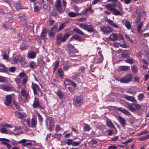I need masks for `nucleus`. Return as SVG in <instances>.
Here are the masks:
<instances>
[{
    "label": "nucleus",
    "instance_id": "f257e3e1",
    "mask_svg": "<svg viewBox=\"0 0 149 149\" xmlns=\"http://www.w3.org/2000/svg\"><path fill=\"white\" fill-rule=\"evenodd\" d=\"M70 36V34L66 33H65L63 36L62 33H59L56 36V45H60L62 42H65Z\"/></svg>",
    "mask_w": 149,
    "mask_h": 149
},
{
    "label": "nucleus",
    "instance_id": "f03ea898",
    "mask_svg": "<svg viewBox=\"0 0 149 149\" xmlns=\"http://www.w3.org/2000/svg\"><path fill=\"white\" fill-rule=\"evenodd\" d=\"M84 97L83 95L75 96L73 100V104L76 107H79L82 105L84 102Z\"/></svg>",
    "mask_w": 149,
    "mask_h": 149
},
{
    "label": "nucleus",
    "instance_id": "7ed1b4c3",
    "mask_svg": "<svg viewBox=\"0 0 149 149\" xmlns=\"http://www.w3.org/2000/svg\"><path fill=\"white\" fill-rule=\"evenodd\" d=\"M105 6L107 10H110L114 15L117 16H122L123 15L120 11H118L115 8L117 6V5L115 3L112 4H107Z\"/></svg>",
    "mask_w": 149,
    "mask_h": 149
},
{
    "label": "nucleus",
    "instance_id": "20e7f679",
    "mask_svg": "<svg viewBox=\"0 0 149 149\" xmlns=\"http://www.w3.org/2000/svg\"><path fill=\"white\" fill-rule=\"evenodd\" d=\"M79 26L80 28L86 30L90 33L93 32L94 31L95 29L91 25H88L85 23H81L79 24Z\"/></svg>",
    "mask_w": 149,
    "mask_h": 149
},
{
    "label": "nucleus",
    "instance_id": "39448f33",
    "mask_svg": "<svg viewBox=\"0 0 149 149\" xmlns=\"http://www.w3.org/2000/svg\"><path fill=\"white\" fill-rule=\"evenodd\" d=\"M14 88L13 86L9 84H0V89L6 91H11L13 90Z\"/></svg>",
    "mask_w": 149,
    "mask_h": 149
},
{
    "label": "nucleus",
    "instance_id": "423d86ee",
    "mask_svg": "<svg viewBox=\"0 0 149 149\" xmlns=\"http://www.w3.org/2000/svg\"><path fill=\"white\" fill-rule=\"evenodd\" d=\"M31 87L33 90V93L35 95H36L37 94V91L40 92L41 95H42V91L40 88L39 86L37 84L32 83Z\"/></svg>",
    "mask_w": 149,
    "mask_h": 149
},
{
    "label": "nucleus",
    "instance_id": "0eeeda50",
    "mask_svg": "<svg viewBox=\"0 0 149 149\" xmlns=\"http://www.w3.org/2000/svg\"><path fill=\"white\" fill-rule=\"evenodd\" d=\"M55 7L58 12L61 14L64 11L62 7L61 0H56L55 4Z\"/></svg>",
    "mask_w": 149,
    "mask_h": 149
},
{
    "label": "nucleus",
    "instance_id": "6e6552de",
    "mask_svg": "<svg viewBox=\"0 0 149 149\" xmlns=\"http://www.w3.org/2000/svg\"><path fill=\"white\" fill-rule=\"evenodd\" d=\"M27 124L28 126L30 127L33 128H36L37 124V121L34 118H32L31 119V123H30V120L28 119L26 121Z\"/></svg>",
    "mask_w": 149,
    "mask_h": 149
},
{
    "label": "nucleus",
    "instance_id": "1a4fd4ad",
    "mask_svg": "<svg viewBox=\"0 0 149 149\" xmlns=\"http://www.w3.org/2000/svg\"><path fill=\"white\" fill-rule=\"evenodd\" d=\"M72 78L75 81L80 83L83 79V75L80 73H77L72 76Z\"/></svg>",
    "mask_w": 149,
    "mask_h": 149
},
{
    "label": "nucleus",
    "instance_id": "9d476101",
    "mask_svg": "<svg viewBox=\"0 0 149 149\" xmlns=\"http://www.w3.org/2000/svg\"><path fill=\"white\" fill-rule=\"evenodd\" d=\"M132 78V75L131 74H129L125 75L121 79L120 81L122 83H128L131 81Z\"/></svg>",
    "mask_w": 149,
    "mask_h": 149
},
{
    "label": "nucleus",
    "instance_id": "9b49d317",
    "mask_svg": "<svg viewBox=\"0 0 149 149\" xmlns=\"http://www.w3.org/2000/svg\"><path fill=\"white\" fill-rule=\"evenodd\" d=\"M12 102V96L11 95H7L6 97V100L4 104L6 106H9Z\"/></svg>",
    "mask_w": 149,
    "mask_h": 149
},
{
    "label": "nucleus",
    "instance_id": "f8f14e48",
    "mask_svg": "<svg viewBox=\"0 0 149 149\" xmlns=\"http://www.w3.org/2000/svg\"><path fill=\"white\" fill-rule=\"evenodd\" d=\"M113 31V29L110 26H107L103 27V33L105 34L108 35Z\"/></svg>",
    "mask_w": 149,
    "mask_h": 149
},
{
    "label": "nucleus",
    "instance_id": "ddd939ff",
    "mask_svg": "<svg viewBox=\"0 0 149 149\" xmlns=\"http://www.w3.org/2000/svg\"><path fill=\"white\" fill-rule=\"evenodd\" d=\"M134 104H130L127 103L126 104V105H125V106L130 111H132L135 110V107H134Z\"/></svg>",
    "mask_w": 149,
    "mask_h": 149
},
{
    "label": "nucleus",
    "instance_id": "4468645a",
    "mask_svg": "<svg viewBox=\"0 0 149 149\" xmlns=\"http://www.w3.org/2000/svg\"><path fill=\"white\" fill-rule=\"evenodd\" d=\"M88 12H89L91 14L93 13L94 12V11L92 8L91 5H90L88 8H86L85 10H83L82 11V14L84 15H86Z\"/></svg>",
    "mask_w": 149,
    "mask_h": 149
},
{
    "label": "nucleus",
    "instance_id": "2eb2a0df",
    "mask_svg": "<svg viewBox=\"0 0 149 149\" xmlns=\"http://www.w3.org/2000/svg\"><path fill=\"white\" fill-rule=\"evenodd\" d=\"M122 23L124 24L125 26L128 30L130 29L131 28V25L130 22L127 19L123 20Z\"/></svg>",
    "mask_w": 149,
    "mask_h": 149
},
{
    "label": "nucleus",
    "instance_id": "dca6fc26",
    "mask_svg": "<svg viewBox=\"0 0 149 149\" xmlns=\"http://www.w3.org/2000/svg\"><path fill=\"white\" fill-rule=\"evenodd\" d=\"M67 47L69 54H70L75 49L74 46L69 43L67 45Z\"/></svg>",
    "mask_w": 149,
    "mask_h": 149
},
{
    "label": "nucleus",
    "instance_id": "f3484780",
    "mask_svg": "<svg viewBox=\"0 0 149 149\" xmlns=\"http://www.w3.org/2000/svg\"><path fill=\"white\" fill-rule=\"evenodd\" d=\"M33 107L34 108H37L38 107H40V104L39 99L36 97H35L34 100L33 104Z\"/></svg>",
    "mask_w": 149,
    "mask_h": 149
},
{
    "label": "nucleus",
    "instance_id": "a211bd4d",
    "mask_svg": "<svg viewBox=\"0 0 149 149\" xmlns=\"http://www.w3.org/2000/svg\"><path fill=\"white\" fill-rule=\"evenodd\" d=\"M118 38V36L117 34L112 33L109 36L110 39L113 41H115L117 40Z\"/></svg>",
    "mask_w": 149,
    "mask_h": 149
},
{
    "label": "nucleus",
    "instance_id": "6ab92c4d",
    "mask_svg": "<svg viewBox=\"0 0 149 149\" xmlns=\"http://www.w3.org/2000/svg\"><path fill=\"white\" fill-rule=\"evenodd\" d=\"M47 31L45 28H43L40 34L41 38L43 40L45 39V37L47 35Z\"/></svg>",
    "mask_w": 149,
    "mask_h": 149
},
{
    "label": "nucleus",
    "instance_id": "aec40b11",
    "mask_svg": "<svg viewBox=\"0 0 149 149\" xmlns=\"http://www.w3.org/2000/svg\"><path fill=\"white\" fill-rule=\"evenodd\" d=\"M15 115L19 118H22L26 116V115L25 113H20L18 112H16L15 113Z\"/></svg>",
    "mask_w": 149,
    "mask_h": 149
},
{
    "label": "nucleus",
    "instance_id": "412c9836",
    "mask_svg": "<svg viewBox=\"0 0 149 149\" xmlns=\"http://www.w3.org/2000/svg\"><path fill=\"white\" fill-rule=\"evenodd\" d=\"M105 19L106 22H107L110 25L115 28L117 29L118 28V26L116 23H115L112 20L110 19Z\"/></svg>",
    "mask_w": 149,
    "mask_h": 149
},
{
    "label": "nucleus",
    "instance_id": "4be33fe9",
    "mask_svg": "<svg viewBox=\"0 0 149 149\" xmlns=\"http://www.w3.org/2000/svg\"><path fill=\"white\" fill-rule=\"evenodd\" d=\"M14 5L15 8L18 10L22 9L21 8V7H22V4L21 3V1L19 0L16 3H14Z\"/></svg>",
    "mask_w": 149,
    "mask_h": 149
},
{
    "label": "nucleus",
    "instance_id": "5701e85b",
    "mask_svg": "<svg viewBox=\"0 0 149 149\" xmlns=\"http://www.w3.org/2000/svg\"><path fill=\"white\" fill-rule=\"evenodd\" d=\"M7 71L8 68L4 65L0 63V72L6 73Z\"/></svg>",
    "mask_w": 149,
    "mask_h": 149
},
{
    "label": "nucleus",
    "instance_id": "b1692460",
    "mask_svg": "<svg viewBox=\"0 0 149 149\" xmlns=\"http://www.w3.org/2000/svg\"><path fill=\"white\" fill-rule=\"evenodd\" d=\"M73 31L74 32L82 36H84L85 35L83 32L80 30L79 29L77 28L73 29Z\"/></svg>",
    "mask_w": 149,
    "mask_h": 149
},
{
    "label": "nucleus",
    "instance_id": "393cba45",
    "mask_svg": "<svg viewBox=\"0 0 149 149\" xmlns=\"http://www.w3.org/2000/svg\"><path fill=\"white\" fill-rule=\"evenodd\" d=\"M56 94L60 99H63L65 97L64 93L62 92L60 90H58Z\"/></svg>",
    "mask_w": 149,
    "mask_h": 149
},
{
    "label": "nucleus",
    "instance_id": "a878e982",
    "mask_svg": "<svg viewBox=\"0 0 149 149\" xmlns=\"http://www.w3.org/2000/svg\"><path fill=\"white\" fill-rule=\"evenodd\" d=\"M124 98L127 100L133 102H136L134 98L132 96L126 95Z\"/></svg>",
    "mask_w": 149,
    "mask_h": 149
},
{
    "label": "nucleus",
    "instance_id": "bb28decb",
    "mask_svg": "<svg viewBox=\"0 0 149 149\" xmlns=\"http://www.w3.org/2000/svg\"><path fill=\"white\" fill-rule=\"evenodd\" d=\"M106 120V125L110 128H115L114 125L112 123L111 120L107 118Z\"/></svg>",
    "mask_w": 149,
    "mask_h": 149
},
{
    "label": "nucleus",
    "instance_id": "cd10ccee",
    "mask_svg": "<svg viewBox=\"0 0 149 149\" xmlns=\"http://www.w3.org/2000/svg\"><path fill=\"white\" fill-rule=\"evenodd\" d=\"M36 56V54L35 52L33 51H31L28 53V56L29 58L31 59L35 58Z\"/></svg>",
    "mask_w": 149,
    "mask_h": 149
},
{
    "label": "nucleus",
    "instance_id": "c85d7f7f",
    "mask_svg": "<svg viewBox=\"0 0 149 149\" xmlns=\"http://www.w3.org/2000/svg\"><path fill=\"white\" fill-rule=\"evenodd\" d=\"M118 119L121 124L123 126H125L126 125L125 119L121 116L118 117Z\"/></svg>",
    "mask_w": 149,
    "mask_h": 149
},
{
    "label": "nucleus",
    "instance_id": "c756f323",
    "mask_svg": "<svg viewBox=\"0 0 149 149\" xmlns=\"http://www.w3.org/2000/svg\"><path fill=\"white\" fill-rule=\"evenodd\" d=\"M59 61L58 60H56L54 66L53 68V74H54L57 68L59 66Z\"/></svg>",
    "mask_w": 149,
    "mask_h": 149
},
{
    "label": "nucleus",
    "instance_id": "7c9ffc66",
    "mask_svg": "<svg viewBox=\"0 0 149 149\" xmlns=\"http://www.w3.org/2000/svg\"><path fill=\"white\" fill-rule=\"evenodd\" d=\"M84 129L86 132H89L91 130V128L89 125L84 123Z\"/></svg>",
    "mask_w": 149,
    "mask_h": 149
},
{
    "label": "nucleus",
    "instance_id": "2f4dec72",
    "mask_svg": "<svg viewBox=\"0 0 149 149\" xmlns=\"http://www.w3.org/2000/svg\"><path fill=\"white\" fill-rule=\"evenodd\" d=\"M20 49L22 50H26L27 49V46L26 45L25 42H22L20 45Z\"/></svg>",
    "mask_w": 149,
    "mask_h": 149
},
{
    "label": "nucleus",
    "instance_id": "473e14b6",
    "mask_svg": "<svg viewBox=\"0 0 149 149\" xmlns=\"http://www.w3.org/2000/svg\"><path fill=\"white\" fill-rule=\"evenodd\" d=\"M58 73L59 76L61 78H62L64 75V72L63 70L62 69L58 68Z\"/></svg>",
    "mask_w": 149,
    "mask_h": 149
},
{
    "label": "nucleus",
    "instance_id": "72a5a7b5",
    "mask_svg": "<svg viewBox=\"0 0 149 149\" xmlns=\"http://www.w3.org/2000/svg\"><path fill=\"white\" fill-rule=\"evenodd\" d=\"M21 92L22 95L23 97H26V98L27 99L28 95H26V92L24 88L21 90Z\"/></svg>",
    "mask_w": 149,
    "mask_h": 149
},
{
    "label": "nucleus",
    "instance_id": "f704fd0d",
    "mask_svg": "<svg viewBox=\"0 0 149 149\" xmlns=\"http://www.w3.org/2000/svg\"><path fill=\"white\" fill-rule=\"evenodd\" d=\"M20 59H19V62L22 65H24L26 63V62L25 60V58L21 56H19Z\"/></svg>",
    "mask_w": 149,
    "mask_h": 149
},
{
    "label": "nucleus",
    "instance_id": "c9c22d12",
    "mask_svg": "<svg viewBox=\"0 0 149 149\" xmlns=\"http://www.w3.org/2000/svg\"><path fill=\"white\" fill-rule=\"evenodd\" d=\"M19 57L18 56H16L14 57L12 61L14 63H17L19 62Z\"/></svg>",
    "mask_w": 149,
    "mask_h": 149
},
{
    "label": "nucleus",
    "instance_id": "e433bc0d",
    "mask_svg": "<svg viewBox=\"0 0 149 149\" xmlns=\"http://www.w3.org/2000/svg\"><path fill=\"white\" fill-rule=\"evenodd\" d=\"M66 25L65 23H62L59 27L57 31V32H58L62 31L65 27Z\"/></svg>",
    "mask_w": 149,
    "mask_h": 149
},
{
    "label": "nucleus",
    "instance_id": "4c0bfd02",
    "mask_svg": "<svg viewBox=\"0 0 149 149\" xmlns=\"http://www.w3.org/2000/svg\"><path fill=\"white\" fill-rule=\"evenodd\" d=\"M28 80V77H25L22 80V84L24 86H25Z\"/></svg>",
    "mask_w": 149,
    "mask_h": 149
},
{
    "label": "nucleus",
    "instance_id": "58836bf2",
    "mask_svg": "<svg viewBox=\"0 0 149 149\" xmlns=\"http://www.w3.org/2000/svg\"><path fill=\"white\" fill-rule=\"evenodd\" d=\"M122 55L124 58L127 57L128 56V52L126 50L124 51L122 53Z\"/></svg>",
    "mask_w": 149,
    "mask_h": 149
},
{
    "label": "nucleus",
    "instance_id": "ea45409f",
    "mask_svg": "<svg viewBox=\"0 0 149 149\" xmlns=\"http://www.w3.org/2000/svg\"><path fill=\"white\" fill-rule=\"evenodd\" d=\"M131 69L132 71L134 73H136L138 72V68L136 65H132L131 67Z\"/></svg>",
    "mask_w": 149,
    "mask_h": 149
},
{
    "label": "nucleus",
    "instance_id": "a19ab883",
    "mask_svg": "<svg viewBox=\"0 0 149 149\" xmlns=\"http://www.w3.org/2000/svg\"><path fill=\"white\" fill-rule=\"evenodd\" d=\"M29 67L31 68L34 69L36 67L35 62L33 61H31L30 63Z\"/></svg>",
    "mask_w": 149,
    "mask_h": 149
},
{
    "label": "nucleus",
    "instance_id": "79ce46f5",
    "mask_svg": "<svg viewBox=\"0 0 149 149\" xmlns=\"http://www.w3.org/2000/svg\"><path fill=\"white\" fill-rule=\"evenodd\" d=\"M66 144L68 146L72 145L73 140L72 139H66Z\"/></svg>",
    "mask_w": 149,
    "mask_h": 149
},
{
    "label": "nucleus",
    "instance_id": "37998d69",
    "mask_svg": "<svg viewBox=\"0 0 149 149\" xmlns=\"http://www.w3.org/2000/svg\"><path fill=\"white\" fill-rule=\"evenodd\" d=\"M119 43L120 45L122 47L126 48L128 47V45L124 42H122Z\"/></svg>",
    "mask_w": 149,
    "mask_h": 149
},
{
    "label": "nucleus",
    "instance_id": "c03bdc74",
    "mask_svg": "<svg viewBox=\"0 0 149 149\" xmlns=\"http://www.w3.org/2000/svg\"><path fill=\"white\" fill-rule=\"evenodd\" d=\"M144 97V95L143 93H140L138 96V99L139 101H141Z\"/></svg>",
    "mask_w": 149,
    "mask_h": 149
},
{
    "label": "nucleus",
    "instance_id": "a18cd8bd",
    "mask_svg": "<svg viewBox=\"0 0 149 149\" xmlns=\"http://www.w3.org/2000/svg\"><path fill=\"white\" fill-rule=\"evenodd\" d=\"M81 143V141H73L72 146H79Z\"/></svg>",
    "mask_w": 149,
    "mask_h": 149
},
{
    "label": "nucleus",
    "instance_id": "49530a36",
    "mask_svg": "<svg viewBox=\"0 0 149 149\" xmlns=\"http://www.w3.org/2000/svg\"><path fill=\"white\" fill-rule=\"evenodd\" d=\"M143 25V23L141 22L139 24L138 27V33H140L141 29V28Z\"/></svg>",
    "mask_w": 149,
    "mask_h": 149
},
{
    "label": "nucleus",
    "instance_id": "de8ad7c7",
    "mask_svg": "<svg viewBox=\"0 0 149 149\" xmlns=\"http://www.w3.org/2000/svg\"><path fill=\"white\" fill-rule=\"evenodd\" d=\"M129 68V67L127 66H120L119 67V69L122 70H127Z\"/></svg>",
    "mask_w": 149,
    "mask_h": 149
},
{
    "label": "nucleus",
    "instance_id": "09e8293b",
    "mask_svg": "<svg viewBox=\"0 0 149 149\" xmlns=\"http://www.w3.org/2000/svg\"><path fill=\"white\" fill-rule=\"evenodd\" d=\"M27 140L26 139H23L19 141H18V143L23 146V145L25 144V143H26L27 142Z\"/></svg>",
    "mask_w": 149,
    "mask_h": 149
},
{
    "label": "nucleus",
    "instance_id": "8fccbe9b",
    "mask_svg": "<svg viewBox=\"0 0 149 149\" xmlns=\"http://www.w3.org/2000/svg\"><path fill=\"white\" fill-rule=\"evenodd\" d=\"M38 117L39 121L40 123L42 124L43 122V118L41 115L39 113H38Z\"/></svg>",
    "mask_w": 149,
    "mask_h": 149
},
{
    "label": "nucleus",
    "instance_id": "3c124183",
    "mask_svg": "<svg viewBox=\"0 0 149 149\" xmlns=\"http://www.w3.org/2000/svg\"><path fill=\"white\" fill-rule=\"evenodd\" d=\"M54 137L58 139H60L61 138V136H62V134L61 133L59 134H55L53 135Z\"/></svg>",
    "mask_w": 149,
    "mask_h": 149
},
{
    "label": "nucleus",
    "instance_id": "603ef678",
    "mask_svg": "<svg viewBox=\"0 0 149 149\" xmlns=\"http://www.w3.org/2000/svg\"><path fill=\"white\" fill-rule=\"evenodd\" d=\"M1 143L6 146L8 149H10L11 148V145L9 143L6 142L2 141L1 142Z\"/></svg>",
    "mask_w": 149,
    "mask_h": 149
},
{
    "label": "nucleus",
    "instance_id": "864d4df0",
    "mask_svg": "<svg viewBox=\"0 0 149 149\" xmlns=\"http://www.w3.org/2000/svg\"><path fill=\"white\" fill-rule=\"evenodd\" d=\"M68 16L71 17H75L76 16V14L73 12H69L68 13Z\"/></svg>",
    "mask_w": 149,
    "mask_h": 149
},
{
    "label": "nucleus",
    "instance_id": "5fc2aeb1",
    "mask_svg": "<svg viewBox=\"0 0 149 149\" xmlns=\"http://www.w3.org/2000/svg\"><path fill=\"white\" fill-rule=\"evenodd\" d=\"M13 104L17 109L19 110V106L18 105L17 102L15 100H13Z\"/></svg>",
    "mask_w": 149,
    "mask_h": 149
},
{
    "label": "nucleus",
    "instance_id": "6e6d98bb",
    "mask_svg": "<svg viewBox=\"0 0 149 149\" xmlns=\"http://www.w3.org/2000/svg\"><path fill=\"white\" fill-rule=\"evenodd\" d=\"M86 70V68L84 66H81L79 68V70L82 73H84L85 72Z\"/></svg>",
    "mask_w": 149,
    "mask_h": 149
},
{
    "label": "nucleus",
    "instance_id": "4d7b16f0",
    "mask_svg": "<svg viewBox=\"0 0 149 149\" xmlns=\"http://www.w3.org/2000/svg\"><path fill=\"white\" fill-rule=\"evenodd\" d=\"M72 38L75 40H79L81 38L79 36L76 35H73L72 37Z\"/></svg>",
    "mask_w": 149,
    "mask_h": 149
},
{
    "label": "nucleus",
    "instance_id": "13d9d810",
    "mask_svg": "<svg viewBox=\"0 0 149 149\" xmlns=\"http://www.w3.org/2000/svg\"><path fill=\"white\" fill-rule=\"evenodd\" d=\"M134 107H135V110H139L141 109V106L140 104H134Z\"/></svg>",
    "mask_w": 149,
    "mask_h": 149
},
{
    "label": "nucleus",
    "instance_id": "bf43d9fd",
    "mask_svg": "<svg viewBox=\"0 0 149 149\" xmlns=\"http://www.w3.org/2000/svg\"><path fill=\"white\" fill-rule=\"evenodd\" d=\"M6 80L5 77L0 76V82L4 83L6 82Z\"/></svg>",
    "mask_w": 149,
    "mask_h": 149
},
{
    "label": "nucleus",
    "instance_id": "052dcab7",
    "mask_svg": "<svg viewBox=\"0 0 149 149\" xmlns=\"http://www.w3.org/2000/svg\"><path fill=\"white\" fill-rule=\"evenodd\" d=\"M16 68L15 67L13 66L9 68V71L11 72L14 73L15 71Z\"/></svg>",
    "mask_w": 149,
    "mask_h": 149
},
{
    "label": "nucleus",
    "instance_id": "680f3d73",
    "mask_svg": "<svg viewBox=\"0 0 149 149\" xmlns=\"http://www.w3.org/2000/svg\"><path fill=\"white\" fill-rule=\"evenodd\" d=\"M19 76L21 78H23L27 76L26 75L25 73L24 72L20 73L19 75Z\"/></svg>",
    "mask_w": 149,
    "mask_h": 149
},
{
    "label": "nucleus",
    "instance_id": "e2e57ef3",
    "mask_svg": "<svg viewBox=\"0 0 149 149\" xmlns=\"http://www.w3.org/2000/svg\"><path fill=\"white\" fill-rule=\"evenodd\" d=\"M1 132L2 133H5L7 134L8 132L7 131L6 129L5 128L2 127L1 128Z\"/></svg>",
    "mask_w": 149,
    "mask_h": 149
},
{
    "label": "nucleus",
    "instance_id": "0e129e2a",
    "mask_svg": "<svg viewBox=\"0 0 149 149\" xmlns=\"http://www.w3.org/2000/svg\"><path fill=\"white\" fill-rule=\"evenodd\" d=\"M122 112L126 115H130L131 114V113L130 112L124 108Z\"/></svg>",
    "mask_w": 149,
    "mask_h": 149
},
{
    "label": "nucleus",
    "instance_id": "69168bd1",
    "mask_svg": "<svg viewBox=\"0 0 149 149\" xmlns=\"http://www.w3.org/2000/svg\"><path fill=\"white\" fill-rule=\"evenodd\" d=\"M61 130V129L59 125H57L56 126L55 130L56 132H58Z\"/></svg>",
    "mask_w": 149,
    "mask_h": 149
},
{
    "label": "nucleus",
    "instance_id": "338daca9",
    "mask_svg": "<svg viewBox=\"0 0 149 149\" xmlns=\"http://www.w3.org/2000/svg\"><path fill=\"white\" fill-rule=\"evenodd\" d=\"M128 92L131 94H135L136 93V91L134 89L129 90Z\"/></svg>",
    "mask_w": 149,
    "mask_h": 149
},
{
    "label": "nucleus",
    "instance_id": "774afa93",
    "mask_svg": "<svg viewBox=\"0 0 149 149\" xmlns=\"http://www.w3.org/2000/svg\"><path fill=\"white\" fill-rule=\"evenodd\" d=\"M119 146H120L119 145H118L117 146H110L108 147V148L109 149H116Z\"/></svg>",
    "mask_w": 149,
    "mask_h": 149
}]
</instances>
